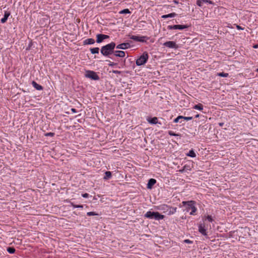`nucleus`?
Listing matches in <instances>:
<instances>
[{
  "label": "nucleus",
  "instance_id": "20e7f679",
  "mask_svg": "<svg viewBox=\"0 0 258 258\" xmlns=\"http://www.w3.org/2000/svg\"><path fill=\"white\" fill-rule=\"evenodd\" d=\"M149 58L148 53L145 51L136 60V63L137 66H140L145 64L148 61Z\"/></svg>",
  "mask_w": 258,
  "mask_h": 258
},
{
  "label": "nucleus",
  "instance_id": "2f4dec72",
  "mask_svg": "<svg viewBox=\"0 0 258 258\" xmlns=\"http://www.w3.org/2000/svg\"><path fill=\"white\" fill-rule=\"evenodd\" d=\"M182 119L186 120V121H188V120H190L192 119V117H191V116H188V117L183 116V118H182Z\"/></svg>",
  "mask_w": 258,
  "mask_h": 258
},
{
  "label": "nucleus",
  "instance_id": "37998d69",
  "mask_svg": "<svg viewBox=\"0 0 258 258\" xmlns=\"http://www.w3.org/2000/svg\"><path fill=\"white\" fill-rule=\"evenodd\" d=\"M199 117V114H197L195 116V117L197 118Z\"/></svg>",
  "mask_w": 258,
  "mask_h": 258
},
{
  "label": "nucleus",
  "instance_id": "c85d7f7f",
  "mask_svg": "<svg viewBox=\"0 0 258 258\" xmlns=\"http://www.w3.org/2000/svg\"><path fill=\"white\" fill-rule=\"evenodd\" d=\"M71 205L74 208H83V205H75L73 203H71Z\"/></svg>",
  "mask_w": 258,
  "mask_h": 258
},
{
  "label": "nucleus",
  "instance_id": "5701e85b",
  "mask_svg": "<svg viewBox=\"0 0 258 258\" xmlns=\"http://www.w3.org/2000/svg\"><path fill=\"white\" fill-rule=\"evenodd\" d=\"M193 108L195 109L199 110H202L203 109V105L199 103L197 105H195Z\"/></svg>",
  "mask_w": 258,
  "mask_h": 258
},
{
  "label": "nucleus",
  "instance_id": "a878e982",
  "mask_svg": "<svg viewBox=\"0 0 258 258\" xmlns=\"http://www.w3.org/2000/svg\"><path fill=\"white\" fill-rule=\"evenodd\" d=\"M217 76L221 77H228L229 76V74L228 73L221 72L217 73Z\"/></svg>",
  "mask_w": 258,
  "mask_h": 258
},
{
  "label": "nucleus",
  "instance_id": "423d86ee",
  "mask_svg": "<svg viewBox=\"0 0 258 258\" xmlns=\"http://www.w3.org/2000/svg\"><path fill=\"white\" fill-rule=\"evenodd\" d=\"M130 38L134 41L141 42H146L147 40L148 39V37L145 36H136V35H130Z\"/></svg>",
  "mask_w": 258,
  "mask_h": 258
},
{
  "label": "nucleus",
  "instance_id": "a19ab883",
  "mask_svg": "<svg viewBox=\"0 0 258 258\" xmlns=\"http://www.w3.org/2000/svg\"><path fill=\"white\" fill-rule=\"evenodd\" d=\"M114 65V62H111L109 64V66H113Z\"/></svg>",
  "mask_w": 258,
  "mask_h": 258
},
{
  "label": "nucleus",
  "instance_id": "9b49d317",
  "mask_svg": "<svg viewBox=\"0 0 258 258\" xmlns=\"http://www.w3.org/2000/svg\"><path fill=\"white\" fill-rule=\"evenodd\" d=\"M199 231L203 235L207 236V230L204 223H201L199 225Z\"/></svg>",
  "mask_w": 258,
  "mask_h": 258
},
{
  "label": "nucleus",
  "instance_id": "7ed1b4c3",
  "mask_svg": "<svg viewBox=\"0 0 258 258\" xmlns=\"http://www.w3.org/2000/svg\"><path fill=\"white\" fill-rule=\"evenodd\" d=\"M145 217L150 219H155L156 220H162L164 218V216L160 214L159 212L151 211H148L145 214Z\"/></svg>",
  "mask_w": 258,
  "mask_h": 258
},
{
  "label": "nucleus",
  "instance_id": "f8f14e48",
  "mask_svg": "<svg viewBox=\"0 0 258 258\" xmlns=\"http://www.w3.org/2000/svg\"><path fill=\"white\" fill-rule=\"evenodd\" d=\"M147 121L152 124H156L157 123L161 124L160 122H158V119L157 117H148L147 118Z\"/></svg>",
  "mask_w": 258,
  "mask_h": 258
},
{
  "label": "nucleus",
  "instance_id": "58836bf2",
  "mask_svg": "<svg viewBox=\"0 0 258 258\" xmlns=\"http://www.w3.org/2000/svg\"><path fill=\"white\" fill-rule=\"evenodd\" d=\"M184 242L186 243H192V241L189 239H185V240H184Z\"/></svg>",
  "mask_w": 258,
  "mask_h": 258
},
{
  "label": "nucleus",
  "instance_id": "cd10ccee",
  "mask_svg": "<svg viewBox=\"0 0 258 258\" xmlns=\"http://www.w3.org/2000/svg\"><path fill=\"white\" fill-rule=\"evenodd\" d=\"M168 134L171 136H180V135L178 134H175L172 131H169L168 132Z\"/></svg>",
  "mask_w": 258,
  "mask_h": 258
},
{
  "label": "nucleus",
  "instance_id": "7c9ffc66",
  "mask_svg": "<svg viewBox=\"0 0 258 258\" xmlns=\"http://www.w3.org/2000/svg\"><path fill=\"white\" fill-rule=\"evenodd\" d=\"M203 3V0H197V5L199 7H202Z\"/></svg>",
  "mask_w": 258,
  "mask_h": 258
},
{
  "label": "nucleus",
  "instance_id": "0eeeda50",
  "mask_svg": "<svg viewBox=\"0 0 258 258\" xmlns=\"http://www.w3.org/2000/svg\"><path fill=\"white\" fill-rule=\"evenodd\" d=\"M163 45L169 48H174L175 49L179 47L176 43L172 41H166L163 44Z\"/></svg>",
  "mask_w": 258,
  "mask_h": 258
},
{
  "label": "nucleus",
  "instance_id": "72a5a7b5",
  "mask_svg": "<svg viewBox=\"0 0 258 258\" xmlns=\"http://www.w3.org/2000/svg\"><path fill=\"white\" fill-rule=\"evenodd\" d=\"M234 25L235 26L236 28L238 29V30H244V28L243 27H241L240 26L238 25H237V24H234Z\"/></svg>",
  "mask_w": 258,
  "mask_h": 258
},
{
  "label": "nucleus",
  "instance_id": "aec40b11",
  "mask_svg": "<svg viewBox=\"0 0 258 258\" xmlns=\"http://www.w3.org/2000/svg\"><path fill=\"white\" fill-rule=\"evenodd\" d=\"M182 118H183V116L179 115L176 118L174 119L173 122H174V123H177V122L182 123Z\"/></svg>",
  "mask_w": 258,
  "mask_h": 258
},
{
  "label": "nucleus",
  "instance_id": "6ab92c4d",
  "mask_svg": "<svg viewBox=\"0 0 258 258\" xmlns=\"http://www.w3.org/2000/svg\"><path fill=\"white\" fill-rule=\"evenodd\" d=\"M177 14L175 13H172L167 15H164L162 16V18L166 19L168 18H173L175 17Z\"/></svg>",
  "mask_w": 258,
  "mask_h": 258
},
{
  "label": "nucleus",
  "instance_id": "4468645a",
  "mask_svg": "<svg viewBox=\"0 0 258 258\" xmlns=\"http://www.w3.org/2000/svg\"><path fill=\"white\" fill-rule=\"evenodd\" d=\"M113 54L117 57H125V52L122 50H114Z\"/></svg>",
  "mask_w": 258,
  "mask_h": 258
},
{
  "label": "nucleus",
  "instance_id": "2eb2a0df",
  "mask_svg": "<svg viewBox=\"0 0 258 258\" xmlns=\"http://www.w3.org/2000/svg\"><path fill=\"white\" fill-rule=\"evenodd\" d=\"M156 183V180L155 179L151 178L149 180L147 183V188L148 189H151L153 186Z\"/></svg>",
  "mask_w": 258,
  "mask_h": 258
},
{
  "label": "nucleus",
  "instance_id": "e433bc0d",
  "mask_svg": "<svg viewBox=\"0 0 258 258\" xmlns=\"http://www.w3.org/2000/svg\"><path fill=\"white\" fill-rule=\"evenodd\" d=\"M112 73L115 74H120L121 72L118 70H113Z\"/></svg>",
  "mask_w": 258,
  "mask_h": 258
},
{
  "label": "nucleus",
  "instance_id": "6e6552de",
  "mask_svg": "<svg viewBox=\"0 0 258 258\" xmlns=\"http://www.w3.org/2000/svg\"><path fill=\"white\" fill-rule=\"evenodd\" d=\"M187 27H188V26L187 25H168L167 26V29L168 30H173V29L183 30L184 29L187 28Z\"/></svg>",
  "mask_w": 258,
  "mask_h": 258
},
{
  "label": "nucleus",
  "instance_id": "f704fd0d",
  "mask_svg": "<svg viewBox=\"0 0 258 258\" xmlns=\"http://www.w3.org/2000/svg\"><path fill=\"white\" fill-rule=\"evenodd\" d=\"M203 2H204V3H208L209 4H213V2L212 1L210 0H203Z\"/></svg>",
  "mask_w": 258,
  "mask_h": 258
},
{
  "label": "nucleus",
  "instance_id": "393cba45",
  "mask_svg": "<svg viewBox=\"0 0 258 258\" xmlns=\"http://www.w3.org/2000/svg\"><path fill=\"white\" fill-rule=\"evenodd\" d=\"M7 250L9 253L11 254L14 253L16 251L15 249L13 247H8Z\"/></svg>",
  "mask_w": 258,
  "mask_h": 258
},
{
  "label": "nucleus",
  "instance_id": "b1692460",
  "mask_svg": "<svg viewBox=\"0 0 258 258\" xmlns=\"http://www.w3.org/2000/svg\"><path fill=\"white\" fill-rule=\"evenodd\" d=\"M187 156H189L190 157H196V154L195 152V151L193 150H190L189 152L186 154Z\"/></svg>",
  "mask_w": 258,
  "mask_h": 258
},
{
  "label": "nucleus",
  "instance_id": "ea45409f",
  "mask_svg": "<svg viewBox=\"0 0 258 258\" xmlns=\"http://www.w3.org/2000/svg\"><path fill=\"white\" fill-rule=\"evenodd\" d=\"M71 111H72V112L73 113H76L77 112V110L75 108H72L71 109Z\"/></svg>",
  "mask_w": 258,
  "mask_h": 258
},
{
  "label": "nucleus",
  "instance_id": "a18cd8bd",
  "mask_svg": "<svg viewBox=\"0 0 258 258\" xmlns=\"http://www.w3.org/2000/svg\"><path fill=\"white\" fill-rule=\"evenodd\" d=\"M256 72H258V68L256 70Z\"/></svg>",
  "mask_w": 258,
  "mask_h": 258
},
{
  "label": "nucleus",
  "instance_id": "39448f33",
  "mask_svg": "<svg viewBox=\"0 0 258 258\" xmlns=\"http://www.w3.org/2000/svg\"><path fill=\"white\" fill-rule=\"evenodd\" d=\"M85 76L88 78H90L93 80L95 81L99 80L100 79L99 76L97 74V73L92 71H87Z\"/></svg>",
  "mask_w": 258,
  "mask_h": 258
},
{
  "label": "nucleus",
  "instance_id": "4be33fe9",
  "mask_svg": "<svg viewBox=\"0 0 258 258\" xmlns=\"http://www.w3.org/2000/svg\"><path fill=\"white\" fill-rule=\"evenodd\" d=\"M90 50L92 54H96L99 53V47L91 48Z\"/></svg>",
  "mask_w": 258,
  "mask_h": 258
},
{
  "label": "nucleus",
  "instance_id": "bb28decb",
  "mask_svg": "<svg viewBox=\"0 0 258 258\" xmlns=\"http://www.w3.org/2000/svg\"><path fill=\"white\" fill-rule=\"evenodd\" d=\"M131 12H130V11L128 9H123L122 10H121L119 13L120 14H130Z\"/></svg>",
  "mask_w": 258,
  "mask_h": 258
},
{
  "label": "nucleus",
  "instance_id": "4c0bfd02",
  "mask_svg": "<svg viewBox=\"0 0 258 258\" xmlns=\"http://www.w3.org/2000/svg\"><path fill=\"white\" fill-rule=\"evenodd\" d=\"M82 196L83 197V198H87L89 197V194H87V193H85V194H83L82 195Z\"/></svg>",
  "mask_w": 258,
  "mask_h": 258
},
{
  "label": "nucleus",
  "instance_id": "c756f323",
  "mask_svg": "<svg viewBox=\"0 0 258 258\" xmlns=\"http://www.w3.org/2000/svg\"><path fill=\"white\" fill-rule=\"evenodd\" d=\"M87 215L88 216L98 215V214L94 212H89L87 213Z\"/></svg>",
  "mask_w": 258,
  "mask_h": 258
},
{
  "label": "nucleus",
  "instance_id": "412c9836",
  "mask_svg": "<svg viewBox=\"0 0 258 258\" xmlns=\"http://www.w3.org/2000/svg\"><path fill=\"white\" fill-rule=\"evenodd\" d=\"M111 172L110 171H106L105 173V176L104 177V179L107 180L110 179L111 177Z\"/></svg>",
  "mask_w": 258,
  "mask_h": 258
},
{
  "label": "nucleus",
  "instance_id": "dca6fc26",
  "mask_svg": "<svg viewBox=\"0 0 258 258\" xmlns=\"http://www.w3.org/2000/svg\"><path fill=\"white\" fill-rule=\"evenodd\" d=\"M10 14L11 13L10 12L5 11L4 17L1 20V23H5L6 22Z\"/></svg>",
  "mask_w": 258,
  "mask_h": 258
},
{
  "label": "nucleus",
  "instance_id": "c9c22d12",
  "mask_svg": "<svg viewBox=\"0 0 258 258\" xmlns=\"http://www.w3.org/2000/svg\"><path fill=\"white\" fill-rule=\"evenodd\" d=\"M54 135V133L51 132L45 134V136L53 137Z\"/></svg>",
  "mask_w": 258,
  "mask_h": 258
},
{
  "label": "nucleus",
  "instance_id": "c03bdc74",
  "mask_svg": "<svg viewBox=\"0 0 258 258\" xmlns=\"http://www.w3.org/2000/svg\"><path fill=\"white\" fill-rule=\"evenodd\" d=\"M223 123H219V125H220V126H222V125H223Z\"/></svg>",
  "mask_w": 258,
  "mask_h": 258
},
{
  "label": "nucleus",
  "instance_id": "f257e3e1",
  "mask_svg": "<svg viewBox=\"0 0 258 258\" xmlns=\"http://www.w3.org/2000/svg\"><path fill=\"white\" fill-rule=\"evenodd\" d=\"M115 45V42H111L110 43L102 46L100 49L101 53L104 56L108 57L114 52Z\"/></svg>",
  "mask_w": 258,
  "mask_h": 258
},
{
  "label": "nucleus",
  "instance_id": "f03ea898",
  "mask_svg": "<svg viewBox=\"0 0 258 258\" xmlns=\"http://www.w3.org/2000/svg\"><path fill=\"white\" fill-rule=\"evenodd\" d=\"M182 204L183 206H186V210L187 212H189L191 210L190 212V215H194L195 213L196 212L197 209L195 206V202L193 201H183Z\"/></svg>",
  "mask_w": 258,
  "mask_h": 258
},
{
  "label": "nucleus",
  "instance_id": "a211bd4d",
  "mask_svg": "<svg viewBox=\"0 0 258 258\" xmlns=\"http://www.w3.org/2000/svg\"><path fill=\"white\" fill-rule=\"evenodd\" d=\"M95 40L93 38H88L84 41V45L93 44L95 43Z\"/></svg>",
  "mask_w": 258,
  "mask_h": 258
},
{
  "label": "nucleus",
  "instance_id": "9d476101",
  "mask_svg": "<svg viewBox=\"0 0 258 258\" xmlns=\"http://www.w3.org/2000/svg\"><path fill=\"white\" fill-rule=\"evenodd\" d=\"M109 37L108 35L98 34L96 35V42L98 43H101L104 39H107Z\"/></svg>",
  "mask_w": 258,
  "mask_h": 258
},
{
  "label": "nucleus",
  "instance_id": "473e14b6",
  "mask_svg": "<svg viewBox=\"0 0 258 258\" xmlns=\"http://www.w3.org/2000/svg\"><path fill=\"white\" fill-rule=\"evenodd\" d=\"M206 219L209 221V222H212L213 221V218L211 216H210V215H208L207 217H206Z\"/></svg>",
  "mask_w": 258,
  "mask_h": 258
},
{
  "label": "nucleus",
  "instance_id": "79ce46f5",
  "mask_svg": "<svg viewBox=\"0 0 258 258\" xmlns=\"http://www.w3.org/2000/svg\"><path fill=\"white\" fill-rule=\"evenodd\" d=\"M174 3L176 4L178 3V2L176 1H174Z\"/></svg>",
  "mask_w": 258,
  "mask_h": 258
},
{
  "label": "nucleus",
  "instance_id": "1a4fd4ad",
  "mask_svg": "<svg viewBox=\"0 0 258 258\" xmlns=\"http://www.w3.org/2000/svg\"><path fill=\"white\" fill-rule=\"evenodd\" d=\"M167 209V211H168V215H172L176 213L177 210V208L176 207H171L166 205H164L163 206V209L165 210Z\"/></svg>",
  "mask_w": 258,
  "mask_h": 258
},
{
  "label": "nucleus",
  "instance_id": "ddd939ff",
  "mask_svg": "<svg viewBox=\"0 0 258 258\" xmlns=\"http://www.w3.org/2000/svg\"><path fill=\"white\" fill-rule=\"evenodd\" d=\"M131 47V45L128 43H123L117 45L116 48L120 49H125Z\"/></svg>",
  "mask_w": 258,
  "mask_h": 258
},
{
  "label": "nucleus",
  "instance_id": "f3484780",
  "mask_svg": "<svg viewBox=\"0 0 258 258\" xmlns=\"http://www.w3.org/2000/svg\"><path fill=\"white\" fill-rule=\"evenodd\" d=\"M32 85L33 87L35 89H36L37 90H39V91H40V90H43V87H42L41 85H39V84H37V83L35 81H32Z\"/></svg>",
  "mask_w": 258,
  "mask_h": 258
}]
</instances>
